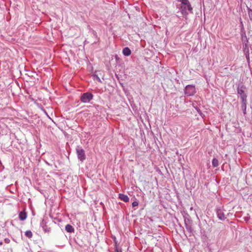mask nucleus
<instances>
[{
	"label": "nucleus",
	"mask_w": 252,
	"mask_h": 252,
	"mask_svg": "<svg viewBox=\"0 0 252 252\" xmlns=\"http://www.w3.org/2000/svg\"><path fill=\"white\" fill-rule=\"evenodd\" d=\"M27 217V213L23 211L20 212L19 214V218L21 220H24Z\"/></svg>",
	"instance_id": "obj_10"
},
{
	"label": "nucleus",
	"mask_w": 252,
	"mask_h": 252,
	"mask_svg": "<svg viewBox=\"0 0 252 252\" xmlns=\"http://www.w3.org/2000/svg\"><path fill=\"white\" fill-rule=\"evenodd\" d=\"M247 101H242V109L244 114H246Z\"/></svg>",
	"instance_id": "obj_12"
},
{
	"label": "nucleus",
	"mask_w": 252,
	"mask_h": 252,
	"mask_svg": "<svg viewBox=\"0 0 252 252\" xmlns=\"http://www.w3.org/2000/svg\"><path fill=\"white\" fill-rule=\"evenodd\" d=\"M25 235L29 238L32 237V233L31 230H27L25 232Z\"/></svg>",
	"instance_id": "obj_15"
},
{
	"label": "nucleus",
	"mask_w": 252,
	"mask_h": 252,
	"mask_svg": "<svg viewBox=\"0 0 252 252\" xmlns=\"http://www.w3.org/2000/svg\"><path fill=\"white\" fill-rule=\"evenodd\" d=\"M93 77L94 80H96L99 82H101L100 78L97 75H94Z\"/></svg>",
	"instance_id": "obj_18"
},
{
	"label": "nucleus",
	"mask_w": 252,
	"mask_h": 252,
	"mask_svg": "<svg viewBox=\"0 0 252 252\" xmlns=\"http://www.w3.org/2000/svg\"><path fill=\"white\" fill-rule=\"evenodd\" d=\"M131 53V50L128 47H125L123 49V53L126 56H129Z\"/></svg>",
	"instance_id": "obj_11"
},
{
	"label": "nucleus",
	"mask_w": 252,
	"mask_h": 252,
	"mask_svg": "<svg viewBox=\"0 0 252 252\" xmlns=\"http://www.w3.org/2000/svg\"><path fill=\"white\" fill-rule=\"evenodd\" d=\"M65 230L67 232H69V233H72V232H74V228L71 225H70L69 224H67V225H65Z\"/></svg>",
	"instance_id": "obj_9"
},
{
	"label": "nucleus",
	"mask_w": 252,
	"mask_h": 252,
	"mask_svg": "<svg viewBox=\"0 0 252 252\" xmlns=\"http://www.w3.org/2000/svg\"><path fill=\"white\" fill-rule=\"evenodd\" d=\"M114 240L115 241V247H118V244H117V241L116 240V237H115L114 238Z\"/></svg>",
	"instance_id": "obj_22"
},
{
	"label": "nucleus",
	"mask_w": 252,
	"mask_h": 252,
	"mask_svg": "<svg viewBox=\"0 0 252 252\" xmlns=\"http://www.w3.org/2000/svg\"><path fill=\"white\" fill-rule=\"evenodd\" d=\"M196 93L195 87L193 85H187L185 90V94L188 96L193 95Z\"/></svg>",
	"instance_id": "obj_6"
},
{
	"label": "nucleus",
	"mask_w": 252,
	"mask_h": 252,
	"mask_svg": "<svg viewBox=\"0 0 252 252\" xmlns=\"http://www.w3.org/2000/svg\"><path fill=\"white\" fill-rule=\"evenodd\" d=\"M217 217L219 220H224L226 219V217L224 214V210L222 207H217L216 208Z\"/></svg>",
	"instance_id": "obj_4"
},
{
	"label": "nucleus",
	"mask_w": 252,
	"mask_h": 252,
	"mask_svg": "<svg viewBox=\"0 0 252 252\" xmlns=\"http://www.w3.org/2000/svg\"><path fill=\"white\" fill-rule=\"evenodd\" d=\"M4 242L6 244H8L10 242V240L8 238L4 239Z\"/></svg>",
	"instance_id": "obj_21"
},
{
	"label": "nucleus",
	"mask_w": 252,
	"mask_h": 252,
	"mask_svg": "<svg viewBox=\"0 0 252 252\" xmlns=\"http://www.w3.org/2000/svg\"><path fill=\"white\" fill-rule=\"evenodd\" d=\"M43 229L46 232H49L51 231V228L50 227H48L46 225H44L42 227Z\"/></svg>",
	"instance_id": "obj_16"
},
{
	"label": "nucleus",
	"mask_w": 252,
	"mask_h": 252,
	"mask_svg": "<svg viewBox=\"0 0 252 252\" xmlns=\"http://www.w3.org/2000/svg\"><path fill=\"white\" fill-rule=\"evenodd\" d=\"M185 226H186V228L187 229V230L190 233H192V227L190 225H189V224H188L186 222H185Z\"/></svg>",
	"instance_id": "obj_13"
},
{
	"label": "nucleus",
	"mask_w": 252,
	"mask_h": 252,
	"mask_svg": "<svg viewBox=\"0 0 252 252\" xmlns=\"http://www.w3.org/2000/svg\"><path fill=\"white\" fill-rule=\"evenodd\" d=\"M93 98V95L90 92L83 93L80 98V100L84 103H88Z\"/></svg>",
	"instance_id": "obj_3"
},
{
	"label": "nucleus",
	"mask_w": 252,
	"mask_h": 252,
	"mask_svg": "<svg viewBox=\"0 0 252 252\" xmlns=\"http://www.w3.org/2000/svg\"><path fill=\"white\" fill-rule=\"evenodd\" d=\"M94 34H96V32H95L94 31Z\"/></svg>",
	"instance_id": "obj_24"
},
{
	"label": "nucleus",
	"mask_w": 252,
	"mask_h": 252,
	"mask_svg": "<svg viewBox=\"0 0 252 252\" xmlns=\"http://www.w3.org/2000/svg\"><path fill=\"white\" fill-rule=\"evenodd\" d=\"M248 14H249L250 20L251 21H252V9H249Z\"/></svg>",
	"instance_id": "obj_17"
},
{
	"label": "nucleus",
	"mask_w": 252,
	"mask_h": 252,
	"mask_svg": "<svg viewBox=\"0 0 252 252\" xmlns=\"http://www.w3.org/2000/svg\"><path fill=\"white\" fill-rule=\"evenodd\" d=\"M244 52L246 56V58L247 59V60L248 62H249L250 61V56H249V49L248 47V46L246 44L245 47L244 48Z\"/></svg>",
	"instance_id": "obj_7"
},
{
	"label": "nucleus",
	"mask_w": 252,
	"mask_h": 252,
	"mask_svg": "<svg viewBox=\"0 0 252 252\" xmlns=\"http://www.w3.org/2000/svg\"><path fill=\"white\" fill-rule=\"evenodd\" d=\"M138 205V202L137 201H134L132 203V206L133 207H136Z\"/></svg>",
	"instance_id": "obj_19"
},
{
	"label": "nucleus",
	"mask_w": 252,
	"mask_h": 252,
	"mask_svg": "<svg viewBox=\"0 0 252 252\" xmlns=\"http://www.w3.org/2000/svg\"><path fill=\"white\" fill-rule=\"evenodd\" d=\"M2 244V242H0V245H1Z\"/></svg>",
	"instance_id": "obj_23"
},
{
	"label": "nucleus",
	"mask_w": 252,
	"mask_h": 252,
	"mask_svg": "<svg viewBox=\"0 0 252 252\" xmlns=\"http://www.w3.org/2000/svg\"><path fill=\"white\" fill-rule=\"evenodd\" d=\"M212 165L214 167H216L219 165V161L217 158H214L213 159Z\"/></svg>",
	"instance_id": "obj_14"
},
{
	"label": "nucleus",
	"mask_w": 252,
	"mask_h": 252,
	"mask_svg": "<svg viewBox=\"0 0 252 252\" xmlns=\"http://www.w3.org/2000/svg\"><path fill=\"white\" fill-rule=\"evenodd\" d=\"M181 2L180 10L183 16L186 17L189 12L192 13V7L189 0H179Z\"/></svg>",
	"instance_id": "obj_1"
},
{
	"label": "nucleus",
	"mask_w": 252,
	"mask_h": 252,
	"mask_svg": "<svg viewBox=\"0 0 252 252\" xmlns=\"http://www.w3.org/2000/svg\"><path fill=\"white\" fill-rule=\"evenodd\" d=\"M76 153L78 158L81 161H83L86 159V156L84 150L80 146H77L76 148Z\"/></svg>",
	"instance_id": "obj_5"
},
{
	"label": "nucleus",
	"mask_w": 252,
	"mask_h": 252,
	"mask_svg": "<svg viewBox=\"0 0 252 252\" xmlns=\"http://www.w3.org/2000/svg\"><path fill=\"white\" fill-rule=\"evenodd\" d=\"M246 88L244 86L238 87L237 88V93L239 94L242 101H247V95L245 92Z\"/></svg>",
	"instance_id": "obj_2"
},
{
	"label": "nucleus",
	"mask_w": 252,
	"mask_h": 252,
	"mask_svg": "<svg viewBox=\"0 0 252 252\" xmlns=\"http://www.w3.org/2000/svg\"><path fill=\"white\" fill-rule=\"evenodd\" d=\"M114 251H115V252H122V251L121 250H120V251L119 250L117 247H115Z\"/></svg>",
	"instance_id": "obj_20"
},
{
	"label": "nucleus",
	"mask_w": 252,
	"mask_h": 252,
	"mask_svg": "<svg viewBox=\"0 0 252 252\" xmlns=\"http://www.w3.org/2000/svg\"><path fill=\"white\" fill-rule=\"evenodd\" d=\"M119 197L121 200H123L125 202H128L129 201V197H128V196L124 194L120 193L119 194Z\"/></svg>",
	"instance_id": "obj_8"
}]
</instances>
